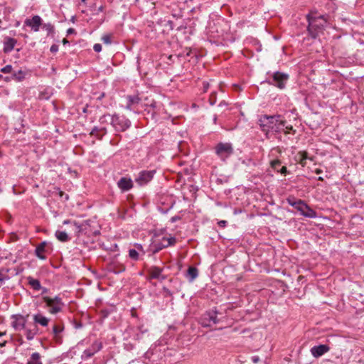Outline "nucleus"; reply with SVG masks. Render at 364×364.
<instances>
[{"label": "nucleus", "mask_w": 364, "mask_h": 364, "mask_svg": "<svg viewBox=\"0 0 364 364\" xmlns=\"http://www.w3.org/2000/svg\"><path fill=\"white\" fill-rule=\"evenodd\" d=\"M251 359L254 363H257L259 361V358L257 355L252 356Z\"/></svg>", "instance_id": "obj_44"}, {"label": "nucleus", "mask_w": 364, "mask_h": 364, "mask_svg": "<svg viewBox=\"0 0 364 364\" xmlns=\"http://www.w3.org/2000/svg\"><path fill=\"white\" fill-rule=\"evenodd\" d=\"M1 72L4 73H9L12 70V66L11 65H7L3 68H1Z\"/></svg>", "instance_id": "obj_37"}, {"label": "nucleus", "mask_w": 364, "mask_h": 364, "mask_svg": "<svg viewBox=\"0 0 364 364\" xmlns=\"http://www.w3.org/2000/svg\"><path fill=\"white\" fill-rule=\"evenodd\" d=\"M102 348V343L96 341L88 348H87L84 350L83 355L87 358H91L96 353L100 351Z\"/></svg>", "instance_id": "obj_13"}, {"label": "nucleus", "mask_w": 364, "mask_h": 364, "mask_svg": "<svg viewBox=\"0 0 364 364\" xmlns=\"http://www.w3.org/2000/svg\"><path fill=\"white\" fill-rule=\"evenodd\" d=\"M330 347L328 345L320 344L312 347L310 350L311 355L314 358H318L328 352Z\"/></svg>", "instance_id": "obj_14"}, {"label": "nucleus", "mask_w": 364, "mask_h": 364, "mask_svg": "<svg viewBox=\"0 0 364 364\" xmlns=\"http://www.w3.org/2000/svg\"><path fill=\"white\" fill-rule=\"evenodd\" d=\"M135 247L137 248V250H140V251H141V252H143L144 253V252L143 250V247H142L141 245H140V244H135Z\"/></svg>", "instance_id": "obj_46"}, {"label": "nucleus", "mask_w": 364, "mask_h": 364, "mask_svg": "<svg viewBox=\"0 0 364 364\" xmlns=\"http://www.w3.org/2000/svg\"><path fill=\"white\" fill-rule=\"evenodd\" d=\"M173 16L174 18H181V17H182V15H181V14H173Z\"/></svg>", "instance_id": "obj_50"}, {"label": "nucleus", "mask_w": 364, "mask_h": 364, "mask_svg": "<svg viewBox=\"0 0 364 364\" xmlns=\"http://www.w3.org/2000/svg\"><path fill=\"white\" fill-rule=\"evenodd\" d=\"M36 333L37 331H34L30 329L26 330V336L28 341L33 340Z\"/></svg>", "instance_id": "obj_34"}, {"label": "nucleus", "mask_w": 364, "mask_h": 364, "mask_svg": "<svg viewBox=\"0 0 364 364\" xmlns=\"http://www.w3.org/2000/svg\"><path fill=\"white\" fill-rule=\"evenodd\" d=\"M117 185L121 190L127 191L132 188V181L130 178L123 177L118 181Z\"/></svg>", "instance_id": "obj_17"}, {"label": "nucleus", "mask_w": 364, "mask_h": 364, "mask_svg": "<svg viewBox=\"0 0 364 364\" xmlns=\"http://www.w3.org/2000/svg\"><path fill=\"white\" fill-rule=\"evenodd\" d=\"M287 201L289 205L299 211L303 216L309 218H315L316 217V211L311 209L304 200L301 199L296 200L294 197H289Z\"/></svg>", "instance_id": "obj_3"}, {"label": "nucleus", "mask_w": 364, "mask_h": 364, "mask_svg": "<svg viewBox=\"0 0 364 364\" xmlns=\"http://www.w3.org/2000/svg\"><path fill=\"white\" fill-rule=\"evenodd\" d=\"M25 25L30 26L33 31L38 32L40 26L42 25V19L39 16L36 15L32 18L26 19Z\"/></svg>", "instance_id": "obj_12"}, {"label": "nucleus", "mask_w": 364, "mask_h": 364, "mask_svg": "<svg viewBox=\"0 0 364 364\" xmlns=\"http://www.w3.org/2000/svg\"><path fill=\"white\" fill-rule=\"evenodd\" d=\"M218 314H220L216 310L207 311L200 317L199 323L203 327H210L213 324H218L220 321V318L218 317Z\"/></svg>", "instance_id": "obj_6"}, {"label": "nucleus", "mask_w": 364, "mask_h": 364, "mask_svg": "<svg viewBox=\"0 0 364 364\" xmlns=\"http://www.w3.org/2000/svg\"><path fill=\"white\" fill-rule=\"evenodd\" d=\"M203 91L207 92V90L209 88V83L207 82H203Z\"/></svg>", "instance_id": "obj_43"}, {"label": "nucleus", "mask_w": 364, "mask_h": 364, "mask_svg": "<svg viewBox=\"0 0 364 364\" xmlns=\"http://www.w3.org/2000/svg\"><path fill=\"white\" fill-rule=\"evenodd\" d=\"M4 334H5V333H1V332H0V336H3V335H4Z\"/></svg>", "instance_id": "obj_61"}, {"label": "nucleus", "mask_w": 364, "mask_h": 364, "mask_svg": "<svg viewBox=\"0 0 364 364\" xmlns=\"http://www.w3.org/2000/svg\"><path fill=\"white\" fill-rule=\"evenodd\" d=\"M43 301L46 306L50 308L49 312L52 314H56L62 311L63 303L60 297L56 296L54 298L49 296H43Z\"/></svg>", "instance_id": "obj_5"}, {"label": "nucleus", "mask_w": 364, "mask_h": 364, "mask_svg": "<svg viewBox=\"0 0 364 364\" xmlns=\"http://www.w3.org/2000/svg\"><path fill=\"white\" fill-rule=\"evenodd\" d=\"M16 43H17V41L13 38H10V37L5 38L4 42V53L11 52L14 48V46L16 44Z\"/></svg>", "instance_id": "obj_18"}, {"label": "nucleus", "mask_w": 364, "mask_h": 364, "mask_svg": "<svg viewBox=\"0 0 364 364\" xmlns=\"http://www.w3.org/2000/svg\"><path fill=\"white\" fill-rule=\"evenodd\" d=\"M43 29L47 31V34L50 35L54 33V26L50 23H44L43 24Z\"/></svg>", "instance_id": "obj_30"}, {"label": "nucleus", "mask_w": 364, "mask_h": 364, "mask_svg": "<svg viewBox=\"0 0 364 364\" xmlns=\"http://www.w3.org/2000/svg\"><path fill=\"white\" fill-rule=\"evenodd\" d=\"M216 155L223 161L234 152L232 144L228 142H220L215 146Z\"/></svg>", "instance_id": "obj_4"}, {"label": "nucleus", "mask_w": 364, "mask_h": 364, "mask_svg": "<svg viewBox=\"0 0 364 364\" xmlns=\"http://www.w3.org/2000/svg\"><path fill=\"white\" fill-rule=\"evenodd\" d=\"M93 49L95 52H100L102 50V46L99 43H96L94 45Z\"/></svg>", "instance_id": "obj_39"}, {"label": "nucleus", "mask_w": 364, "mask_h": 364, "mask_svg": "<svg viewBox=\"0 0 364 364\" xmlns=\"http://www.w3.org/2000/svg\"><path fill=\"white\" fill-rule=\"evenodd\" d=\"M55 235L59 241L63 242H68L70 240V237L65 231L57 230L55 233Z\"/></svg>", "instance_id": "obj_24"}, {"label": "nucleus", "mask_w": 364, "mask_h": 364, "mask_svg": "<svg viewBox=\"0 0 364 364\" xmlns=\"http://www.w3.org/2000/svg\"><path fill=\"white\" fill-rule=\"evenodd\" d=\"M295 161L300 164L302 166H306V160L310 159L312 160L311 158L308 156V153L306 151H299L294 157Z\"/></svg>", "instance_id": "obj_20"}, {"label": "nucleus", "mask_w": 364, "mask_h": 364, "mask_svg": "<svg viewBox=\"0 0 364 364\" xmlns=\"http://www.w3.org/2000/svg\"><path fill=\"white\" fill-rule=\"evenodd\" d=\"M104 95H105V94H104V93H102V95H101V97H100L99 98L100 99V98L103 97H104Z\"/></svg>", "instance_id": "obj_60"}, {"label": "nucleus", "mask_w": 364, "mask_h": 364, "mask_svg": "<svg viewBox=\"0 0 364 364\" xmlns=\"http://www.w3.org/2000/svg\"><path fill=\"white\" fill-rule=\"evenodd\" d=\"M6 343V341H4V342H2V343H0V347H4V346H5Z\"/></svg>", "instance_id": "obj_55"}, {"label": "nucleus", "mask_w": 364, "mask_h": 364, "mask_svg": "<svg viewBox=\"0 0 364 364\" xmlns=\"http://www.w3.org/2000/svg\"><path fill=\"white\" fill-rule=\"evenodd\" d=\"M132 105H132L131 103H129V102H127V105H126L125 108H126L127 109L132 110Z\"/></svg>", "instance_id": "obj_47"}, {"label": "nucleus", "mask_w": 364, "mask_h": 364, "mask_svg": "<svg viewBox=\"0 0 364 364\" xmlns=\"http://www.w3.org/2000/svg\"><path fill=\"white\" fill-rule=\"evenodd\" d=\"M216 121H217V117L214 116L213 122H214L215 124L216 123Z\"/></svg>", "instance_id": "obj_57"}, {"label": "nucleus", "mask_w": 364, "mask_h": 364, "mask_svg": "<svg viewBox=\"0 0 364 364\" xmlns=\"http://www.w3.org/2000/svg\"><path fill=\"white\" fill-rule=\"evenodd\" d=\"M43 289L42 294H46V293H47V291H48V289H47L46 288H43V287H42V289Z\"/></svg>", "instance_id": "obj_52"}, {"label": "nucleus", "mask_w": 364, "mask_h": 364, "mask_svg": "<svg viewBox=\"0 0 364 364\" xmlns=\"http://www.w3.org/2000/svg\"><path fill=\"white\" fill-rule=\"evenodd\" d=\"M129 256L132 259L137 261L139 259V254L136 250L130 249L129 250Z\"/></svg>", "instance_id": "obj_31"}, {"label": "nucleus", "mask_w": 364, "mask_h": 364, "mask_svg": "<svg viewBox=\"0 0 364 364\" xmlns=\"http://www.w3.org/2000/svg\"><path fill=\"white\" fill-rule=\"evenodd\" d=\"M46 246V242H43L40 243L36 247V248L35 250V253H36V257H38L39 259H43V260L46 259V255L43 254L45 252Z\"/></svg>", "instance_id": "obj_22"}, {"label": "nucleus", "mask_w": 364, "mask_h": 364, "mask_svg": "<svg viewBox=\"0 0 364 364\" xmlns=\"http://www.w3.org/2000/svg\"><path fill=\"white\" fill-rule=\"evenodd\" d=\"M177 219H178L177 217H173V218H171V221L172 222H175Z\"/></svg>", "instance_id": "obj_56"}, {"label": "nucleus", "mask_w": 364, "mask_h": 364, "mask_svg": "<svg viewBox=\"0 0 364 364\" xmlns=\"http://www.w3.org/2000/svg\"><path fill=\"white\" fill-rule=\"evenodd\" d=\"M282 161L279 159L271 161V166L273 169L277 171L278 168L281 166Z\"/></svg>", "instance_id": "obj_35"}, {"label": "nucleus", "mask_w": 364, "mask_h": 364, "mask_svg": "<svg viewBox=\"0 0 364 364\" xmlns=\"http://www.w3.org/2000/svg\"><path fill=\"white\" fill-rule=\"evenodd\" d=\"M59 194L62 197L64 195V193L63 191H59Z\"/></svg>", "instance_id": "obj_58"}, {"label": "nucleus", "mask_w": 364, "mask_h": 364, "mask_svg": "<svg viewBox=\"0 0 364 364\" xmlns=\"http://www.w3.org/2000/svg\"><path fill=\"white\" fill-rule=\"evenodd\" d=\"M73 225L75 227V232L77 236H79L85 230V225L83 224H80L76 221H73Z\"/></svg>", "instance_id": "obj_27"}, {"label": "nucleus", "mask_w": 364, "mask_h": 364, "mask_svg": "<svg viewBox=\"0 0 364 364\" xmlns=\"http://www.w3.org/2000/svg\"><path fill=\"white\" fill-rule=\"evenodd\" d=\"M82 1L85 2L86 0H81Z\"/></svg>", "instance_id": "obj_64"}, {"label": "nucleus", "mask_w": 364, "mask_h": 364, "mask_svg": "<svg viewBox=\"0 0 364 364\" xmlns=\"http://www.w3.org/2000/svg\"><path fill=\"white\" fill-rule=\"evenodd\" d=\"M102 41L106 43V44H110L112 41H111V36L110 35H104L102 37Z\"/></svg>", "instance_id": "obj_36"}, {"label": "nucleus", "mask_w": 364, "mask_h": 364, "mask_svg": "<svg viewBox=\"0 0 364 364\" xmlns=\"http://www.w3.org/2000/svg\"><path fill=\"white\" fill-rule=\"evenodd\" d=\"M318 180H319V181H323V178L321 176H320V177H318Z\"/></svg>", "instance_id": "obj_59"}, {"label": "nucleus", "mask_w": 364, "mask_h": 364, "mask_svg": "<svg viewBox=\"0 0 364 364\" xmlns=\"http://www.w3.org/2000/svg\"><path fill=\"white\" fill-rule=\"evenodd\" d=\"M139 331H140V332H141V333H144L147 332V329H144H144H142V327H139Z\"/></svg>", "instance_id": "obj_51"}, {"label": "nucleus", "mask_w": 364, "mask_h": 364, "mask_svg": "<svg viewBox=\"0 0 364 364\" xmlns=\"http://www.w3.org/2000/svg\"><path fill=\"white\" fill-rule=\"evenodd\" d=\"M150 274V279H157L161 281L165 280L166 277L162 275L163 269L156 266L151 267L148 270Z\"/></svg>", "instance_id": "obj_15"}, {"label": "nucleus", "mask_w": 364, "mask_h": 364, "mask_svg": "<svg viewBox=\"0 0 364 364\" xmlns=\"http://www.w3.org/2000/svg\"><path fill=\"white\" fill-rule=\"evenodd\" d=\"M13 75L14 79L17 81H22L26 77V73L21 70H19L17 72H15Z\"/></svg>", "instance_id": "obj_29"}, {"label": "nucleus", "mask_w": 364, "mask_h": 364, "mask_svg": "<svg viewBox=\"0 0 364 364\" xmlns=\"http://www.w3.org/2000/svg\"><path fill=\"white\" fill-rule=\"evenodd\" d=\"M107 133V129L105 127L99 128L97 127H95L91 132L90 135L95 136L97 139H101L104 135Z\"/></svg>", "instance_id": "obj_21"}, {"label": "nucleus", "mask_w": 364, "mask_h": 364, "mask_svg": "<svg viewBox=\"0 0 364 364\" xmlns=\"http://www.w3.org/2000/svg\"><path fill=\"white\" fill-rule=\"evenodd\" d=\"M176 242V239L174 237H164L160 242H154L153 245V253H157L164 248H166L168 246L173 245Z\"/></svg>", "instance_id": "obj_9"}, {"label": "nucleus", "mask_w": 364, "mask_h": 364, "mask_svg": "<svg viewBox=\"0 0 364 364\" xmlns=\"http://www.w3.org/2000/svg\"><path fill=\"white\" fill-rule=\"evenodd\" d=\"M288 79L289 75L287 74L277 71L273 74L272 80L269 83L277 87L279 89H284L286 86V83Z\"/></svg>", "instance_id": "obj_8"}, {"label": "nucleus", "mask_w": 364, "mask_h": 364, "mask_svg": "<svg viewBox=\"0 0 364 364\" xmlns=\"http://www.w3.org/2000/svg\"><path fill=\"white\" fill-rule=\"evenodd\" d=\"M111 124L115 131L124 132L131 126V122L124 116L114 114L112 115Z\"/></svg>", "instance_id": "obj_7"}, {"label": "nucleus", "mask_w": 364, "mask_h": 364, "mask_svg": "<svg viewBox=\"0 0 364 364\" xmlns=\"http://www.w3.org/2000/svg\"><path fill=\"white\" fill-rule=\"evenodd\" d=\"M50 52L52 53H55L58 50V46L55 44H53L51 46L50 48Z\"/></svg>", "instance_id": "obj_40"}, {"label": "nucleus", "mask_w": 364, "mask_h": 364, "mask_svg": "<svg viewBox=\"0 0 364 364\" xmlns=\"http://www.w3.org/2000/svg\"><path fill=\"white\" fill-rule=\"evenodd\" d=\"M11 318L13 319L11 326L15 330L20 331L25 328L26 321L23 316L21 314H14L11 316Z\"/></svg>", "instance_id": "obj_11"}, {"label": "nucleus", "mask_w": 364, "mask_h": 364, "mask_svg": "<svg viewBox=\"0 0 364 364\" xmlns=\"http://www.w3.org/2000/svg\"><path fill=\"white\" fill-rule=\"evenodd\" d=\"M125 269V266L123 264L117 262H113L109 266V272H112L116 274L124 272Z\"/></svg>", "instance_id": "obj_16"}, {"label": "nucleus", "mask_w": 364, "mask_h": 364, "mask_svg": "<svg viewBox=\"0 0 364 364\" xmlns=\"http://www.w3.org/2000/svg\"><path fill=\"white\" fill-rule=\"evenodd\" d=\"M112 119V115H110L109 114H104L103 116H102L100 118V122L102 124L109 122L111 124Z\"/></svg>", "instance_id": "obj_33"}, {"label": "nucleus", "mask_w": 364, "mask_h": 364, "mask_svg": "<svg viewBox=\"0 0 364 364\" xmlns=\"http://www.w3.org/2000/svg\"><path fill=\"white\" fill-rule=\"evenodd\" d=\"M277 171L280 172L282 174H287L288 173L287 168L286 166H282L280 170H277Z\"/></svg>", "instance_id": "obj_41"}, {"label": "nucleus", "mask_w": 364, "mask_h": 364, "mask_svg": "<svg viewBox=\"0 0 364 364\" xmlns=\"http://www.w3.org/2000/svg\"><path fill=\"white\" fill-rule=\"evenodd\" d=\"M33 318L35 323L40 324L42 326H47L50 321L48 318L44 316L41 314H34Z\"/></svg>", "instance_id": "obj_19"}, {"label": "nucleus", "mask_w": 364, "mask_h": 364, "mask_svg": "<svg viewBox=\"0 0 364 364\" xmlns=\"http://www.w3.org/2000/svg\"><path fill=\"white\" fill-rule=\"evenodd\" d=\"M82 326V323L80 322H76L75 324V328H80Z\"/></svg>", "instance_id": "obj_48"}, {"label": "nucleus", "mask_w": 364, "mask_h": 364, "mask_svg": "<svg viewBox=\"0 0 364 364\" xmlns=\"http://www.w3.org/2000/svg\"><path fill=\"white\" fill-rule=\"evenodd\" d=\"M306 18L309 23L307 28L309 34L311 38H316L326 26L327 18L323 15L311 16L310 14L306 15Z\"/></svg>", "instance_id": "obj_2"}, {"label": "nucleus", "mask_w": 364, "mask_h": 364, "mask_svg": "<svg viewBox=\"0 0 364 364\" xmlns=\"http://www.w3.org/2000/svg\"><path fill=\"white\" fill-rule=\"evenodd\" d=\"M73 221H71L70 220H65L63 222V225H67V224H73Z\"/></svg>", "instance_id": "obj_49"}, {"label": "nucleus", "mask_w": 364, "mask_h": 364, "mask_svg": "<svg viewBox=\"0 0 364 364\" xmlns=\"http://www.w3.org/2000/svg\"><path fill=\"white\" fill-rule=\"evenodd\" d=\"M73 33H75V29L73 28H68V31H67V34L68 35H70V34H73Z\"/></svg>", "instance_id": "obj_45"}, {"label": "nucleus", "mask_w": 364, "mask_h": 364, "mask_svg": "<svg viewBox=\"0 0 364 364\" xmlns=\"http://www.w3.org/2000/svg\"><path fill=\"white\" fill-rule=\"evenodd\" d=\"M127 102H129L132 105L138 104L139 102V101H140L139 97L138 96H136V95H134V96L128 95L127 97Z\"/></svg>", "instance_id": "obj_32"}, {"label": "nucleus", "mask_w": 364, "mask_h": 364, "mask_svg": "<svg viewBox=\"0 0 364 364\" xmlns=\"http://www.w3.org/2000/svg\"><path fill=\"white\" fill-rule=\"evenodd\" d=\"M154 173L155 171H142L139 173L136 181L140 186L145 185L153 178Z\"/></svg>", "instance_id": "obj_10"}, {"label": "nucleus", "mask_w": 364, "mask_h": 364, "mask_svg": "<svg viewBox=\"0 0 364 364\" xmlns=\"http://www.w3.org/2000/svg\"><path fill=\"white\" fill-rule=\"evenodd\" d=\"M69 198L68 195H65V199L68 200Z\"/></svg>", "instance_id": "obj_62"}, {"label": "nucleus", "mask_w": 364, "mask_h": 364, "mask_svg": "<svg viewBox=\"0 0 364 364\" xmlns=\"http://www.w3.org/2000/svg\"><path fill=\"white\" fill-rule=\"evenodd\" d=\"M315 173L319 174L322 173V171L321 169H316Z\"/></svg>", "instance_id": "obj_53"}, {"label": "nucleus", "mask_w": 364, "mask_h": 364, "mask_svg": "<svg viewBox=\"0 0 364 364\" xmlns=\"http://www.w3.org/2000/svg\"><path fill=\"white\" fill-rule=\"evenodd\" d=\"M135 336H136V340H140L141 339V335L140 334L137 333V334H136Z\"/></svg>", "instance_id": "obj_54"}, {"label": "nucleus", "mask_w": 364, "mask_h": 364, "mask_svg": "<svg viewBox=\"0 0 364 364\" xmlns=\"http://www.w3.org/2000/svg\"><path fill=\"white\" fill-rule=\"evenodd\" d=\"M28 284L36 291H38L42 289L41 284L39 280L33 279L31 277L27 278Z\"/></svg>", "instance_id": "obj_25"}, {"label": "nucleus", "mask_w": 364, "mask_h": 364, "mask_svg": "<svg viewBox=\"0 0 364 364\" xmlns=\"http://www.w3.org/2000/svg\"><path fill=\"white\" fill-rule=\"evenodd\" d=\"M209 102H210V105H214L216 102V99H215V94H212L210 99H209Z\"/></svg>", "instance_id": "obj_38"}, {"label": "nucleus", "mask_w": 364, "mask_h": 364, "mask_svg": "<svg viewBox=\"0 0 364 364\" xmlns=\"http://www.w3.org/2000/svg\"><path fill=\"white\" fill-rule=\"evenodd\" d=\"M198 275V270L195 267H190L186 272V277L189 282H193Z\"/></svg>", "instance_id": "obj_23"}, {"label": "nucleus", "mask_w": 364, "mask_h": 364, "mask_svg": "<svg viewBox=\"0 0 364 364\" xmlns=\"http://www.w3.org/2000/svg\"><path fill=\"white\" fill-rule=\"evenodd\" d=\"M64 328L63 326L60 325H54L53 327V333L56 338L57 341H58V335L63 331Z\"/></svg>", "instance_id": "obj_28"}, {"label": "nucleus", "mask_w": 364, "mask_h": 364, "mask_svg": "<svg viewBox=\"0 0 364 364\" xmlns=\"http://www.w3.org/2000/svg\"><path fill=\"white\" fill-rule=\"evenodd\" d=\"M41 355L38 353L36 352L31 355V360L26 364H43L40 360Z\"/></svg>", "instance_id": "obj_26"}, {"label": "nucleus", "mask_w": 364, "mask_h": 364, "mask_svg": "<svg viewBox=\"0 0 364 364\" xmlns=\"http://www.w3.org/2000/svg\"><path fill=\"white\" fill-rule=\"evenodd\" d=\"M227 223L226 220H220L218 223V225L221 228H225L227 225Z\"/></svg>", "instance_id": "obj_42"}, {"label": "nucleus", "mask_w": 364, "mask_h": 364, "mask_svg": "<svg viewBox=\"0 0 364 364\" xmlns=\"http://www.w3.org/2000/svg\"><path fill=\"white\" fill-rule=\"evenodd\" d=\"M0 275H1V274L0 273ZM3 280V278L0 277V282H1Z\"/></svg>", "instance_id": "obj_63"}, {"label": "nucleus", "mask_w": 364, "mask_h": 364, "mask_svg": "<svg viewBox=\"0 0 364 364\" xmlns=\"http://www.w3.org/2000/svg\"><path fill=\"white\" fill-rule=\"evenodd\" d=\"M280 115H263L259 119V124L262 128V132L267 134L270 131L279 132L283 127H284L286 122L282 120Z\"/></svg>", "instance_id": "obj_1"}]
</instances>
